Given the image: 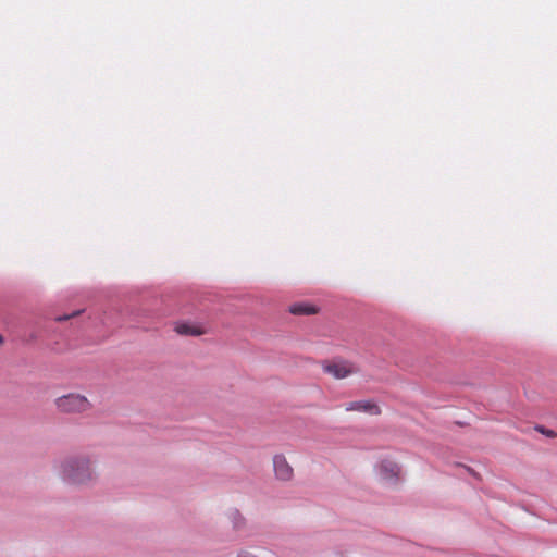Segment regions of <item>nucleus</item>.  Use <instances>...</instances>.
<instances>
[{"mask_svg": "<svg viewBox=\"0 0 557 557\" xmlns=\"http://www.w3.org/2000/svg\"><path fill=\"white\" fill-rule=\"evenodd\" d=\"M238 557H255L252 556L251 554L247 553V552H242Z\"/></svg>", "mask_w": 557, "mask_h": 557, "instance_id": "10", "label": "nucleus"}, {"mask_svg": "<svg viewBox=\"0 0 557 557\" xmlns=\"http://www.w3.org/2000/svg\"><path fill=\"white\" fill-rule=\"evenodd\" d=\"M175 332L180 335L186 336H199L206 333L205 329L197 324L191 323H177L175 325Z\"/></svg>", "mask_w": 557, "mask_h": 557, "instance_id": "6", "label": "nucleus"}, {"mask_svg": "<svg viewBox=\"0 0 557 557\" xmlns=\"http://www.w3.org/2000/svg\"><path fill=\"white\" fill-rule=\"evenodd\" d=\"M57 409L63 413H81L91 408L90 401L81 394L70 393L55 399Z\"/></svg>", "mask_w": 557, "mask_h": 557, "instance_id": "2", "label": "nucleus"}, {"mask_svg": "<svg viewBox=\"0 0 557 557\" xmlns=\"http://www.w3.org/2000/svg\"><path fill=\"white\" fill-rule=\"evenodd\" d=\"M537 430H539L541 433H543V434H545L546 436H548V437H555V436H556V433H555L553 430H545V429H544V428H542V426H541V428H537Z\"/></svg>", "mask_w": 557, "mask_h": 557, "instance_id": "9", "label": "nucleus"}, {"mask_svg": "<svg viewBox=\"0 0 557 557\" xmlns=\"http://www.w3.org/2000/svg\"><path fill=\"white\" fill-rule=\"evenodd\" d=\"M274 472L277 479L289 481L293 478V468L283 455H275L273 458Z\"/></svg>", "mask_w": 557, "mask_h": 557, "instance_id": "4", "label": "nucleus"}, {"mask_svg": "<svg viewBox=\"0 0 557 557\" xmlns=\"http://www.w3.org/2000/svg\"><path fill=\"white\" fill-rule=\"evenodd\" d=\"M346 411H361L372 416H379L381 413V408L379 405L372 400H356L346 404Z\"/></svg>", "mask_w": 557, "mask_h": 557, "instance_id": "5", "label": "nucleus"}, {"mask_svg": "<svg viewBox=\"0 0 557 557\" xmlns=\"http://www.w3.org/2000/svg\"><path fill=\"white\" fill-rule=\"evenodd\" d=\"M399 473V467L397 463L391 460H384L380 465V474L384 480H392Z\"/></svg>", "mask_w": 557, "mask_h": 557, "instance_id": "7", "label": "nucleus"}, {"mask_svg": "<svg viewBox=\"0 0 557 557\" xmlns=\"http://www.w3.org/2000/svg\"><path fill=\"white\" fill-rule=\"evenodd\" d=\"M2 343V336L0 335V344Z\"/></svg>", "mask_w": 557, "mask_h": 557, "instance_id": "11", "label": "nucleus"}, {"mask_svg": "<svg viewBox=\"0 0 557 557\" xmlns=\"http://www.w3.org/2000/svg\"><path fill=\"white\" fill-rule=\"evenodd\" d=\"M322 369L336 380L346 379L358 372V369L347 360L324 361Z\"/></svg>", "mask_w": 557, "mask_h": 557, "instance_id": "3", "label": "nucleus"}, {"mask_svg": "<svg viewBox=\"0 0 557 557\" xmlns=\"http://www.w3.org/2000/svg\"><path fill=\"white\" fill-rule=\"evenodd\" d=\"M63 476L66 481L74 484H83L91 480L92 473L89 461L79 459H70L63 465Z\"/></svg>", "mask_w": 557, "mask_h": 557, "instance_id": "1", "label": "nucleus"}, {"mask_svg": "<svg viewBox=\"0 0 557 557\" xmlns=\"http://www.w3.org/2000/svg\"><path fill=\"white\" fill-rule=\"evenodd\" d=\"M290 313L293 314H314L317 313V309L313 306H310L308 304H295L289 309Z\"/></svg>", "mask_w": 557, "mask_h": 557, "instance_id": "8", "label": "nucleus"}]
</instances>
